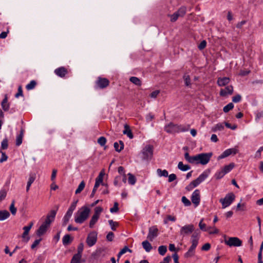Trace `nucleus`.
I'll return each instance as SVG.
<instances>
[{"instance_id": "f257e3e1", "label": "nucleus", "mask_w": 263, "mask_h": 263, "mask_svg": "<svg viewBox=\"0 0 263 263\" xmlns=\"http://www.w3.org/2000/svg\"><path fill=\"white\" fill-rule=\"evenodd\" d=\"M90 209L86 206L80 208L76 213L74 221L77 223H82L88 218Z\"/></svg>"}, {"instance_id": "f03ea898", "label": "nucleus", "mask_w": 263, "mask_h": 263, "mask_svg": "<svg viewBox=\"0 0 263 263\" xmlns=\"http://www.w3.org/2000/svg\"><path fill=\"white\" fill-rule=\"evenodd\" d=\"M141 153L142 159L145 160H151L153 155V146L151 145H146L142 149Z\"/></svg>"}, {"instance_id": "7ed1b4c3", "label": "nucleus", "mask_w": 263, "mask_h": 263, "mask_svg": "<svg viewBox=\"0 0 263 263\" xmlns=\"http://www.w3.org/2000/svg\"><path fill=\"white\" fill-rule=\"evenodd\" d=\"M235 198V195L233 193H230L226 195L224 198H221L219 201L222 204V209L229 206L234 200Z\"/></svg>"}, {"instance_id": "20e7f679", "label": "nucleus", "mask_w": 263, "mask_h": 263, "mask_svg": "<svg viewBox=\"0 0 263 263\" xmlns=\"http://www.w3.org/2000/svg\"><path fill=\"white\" fill-rule=\"evenodd\" d=\"M212 153H201L198 154V162L197 164H201L202 165H205L209 163L212 156Z\"/></svg>"}, {"instance_id": "39448f33", "label": "nucleus", "mask_w": 263, "mask_h": 263, "mask_svg": "<svg viewBox=\"0 0 263 263\" xmlns=\"http://www.w3.org/2000/svg\"><path fill=\"white\" fill-rule=\"evenodd\" d=\"M225 243L229 247H240L242 245V241L238 237H229L224 240Z\"/></svg>"}, {"instance_id": "423d86ee", "label": "nucleus", "mask_w": 263, "mask_h": 263, "mask_svg": "<svg viewBox=\"0 0 263 263\" xmlns=\"http://www.w3.org/2000/svg\"><path fill=\"white\" fill-rule=\"evenodd\" d=\"M97 241V233L95 231L90 232L87 237L86 242L89 247L94 246Z\"/></svg>"}, {"instance_id": "0eeeda50", "label": "nucleus", "mask_w": 263, "mask_h": 263, "mask_svg": "<svg viewBox=\"0 0 263 263\" xmlns=\"http://www.w3.org/2000/svg\"><path fill=\"white\" fill-rule=\"evenodd\" d=\"M159 234L158 229L157 226H153L149 228L147 238L151 241H153L154 238L157 237Z\"/></svg>"}, {"instance_id": "6e6552de", "label": "nucleus", "mask_w": 263, "mask_h": 263, "mask_svg": "<svg viewBox=\"0 0 263 263\" xmlns=\"http://www.w3.org/2000/svg\"><path fill=\"white\" fill-rule=\"evenodd\" d=\"M194 230V227L193 224H187L182 227L180 231V234L183 236L192 233Z\"/></svg>"}, {"instance_id": "1a4fd4ad", "label": "nucleus", "mask_w": 263, "mask_h": 263, "mask_svg": "<svg viewBox=\"0 0 263 263\" xmlns=\"http://www.w3.org/2000/svg\"><path fill=\"white\" fill-rule=\"evenodd\" d=\"M191 201L195 207H197L199 204L200 202V191L199 190L197 189L193 193L191 196Z\"/></svg>"}, {"instance_id": "9d476101", "label": "nucleus", "mask_w": 263, "mask_h": 263, "mask_svg": "<svg viewBox=\"0 0 263 263\" xmlns=\"http://www.w3.org/2000/svg\"><path fill=\"white\" fill-rule=\"evenodd\" d=\"M238 150L235 147L227 149L224 151L220 156H218V159L219 160L224 158L231 154L235 155L238 153Z\"/></svg>"}, {"instance_id": "9b49d317", "label": "nucleus", "mask_w": 263, "mask_h": 263, "mask_svg": "<svg viewBox=\"0 0 263 263\" xmlns=\"http://www.w3.org/2000/svg\"><path fill=\"white\" fill-rule=\"evenodd\" d=\"M208 176V174L206 172H204L196 179L192 181L191 183L193 184V186L195 187L203 181Z\"/></svg>"}, {"instance_id": "f8f14e48", "label": "nucleus", "mask_w": 263, "mask_h": 263, "mask_svg": "<svg viewBox=\"0 0 263 263\" xmlns=\"http://www.w3.org/2000/svg\"><path fill=\"white\" fill-rule=\"evenodd\" d=\"M109 83V80L106 78H98L96 82V84L100 88H104L108 86Z\"/></svg>"}, {"instance_id": "ddd939ff", "label": "nucleus", "mask_w": 263, "mask_h": 263, "mask_svg": "<svg viewBox=\"0 0 263 263\" xmlns=\"http://www.w3.org/2000/svg\"><path fill=\"white\" fill-rule=\"evenodd\" d=\"M233 92V87L231 85L228 86L223 89H221L220 95L222 97H226L228 95H232Z\"/></svg>"}, {"instance_id": "4468645a", "label": "nucleus", "mask_w": 263, "mask_h": 263, "mask_svg": "<svg viewBox=\"0 0 263 263\" xmlns=\"http://www.w3.org/2000/svg\"><path fill=\"white\" fill-rule=\"evenodd\" d=\"M185 159L190 163H194L197 164L198 162V154L194 156H190L189 153L186 152L184 154Z\"/></svg>"}, {"instance_id": "2eb2a0df", "label": "nucleus", "mask_w": 263, "mask_h": 263, "mask_svg": "<svg viewBox=\"0 0 263 263\" xmlns=\"http://www.w3.org/2000/svg\"><path fill=\"white\" fill-rule=\"evenodd\" d=\"M54 73L58 76L64 78L68 73V70L64 67H60L54 70Z\"/></svg>"}, {"instance_id": "dca6fc26", "label": "nucleus", "mask_w": 263, "mask_h": 263, "mask_svg": "<svg viewBox=\"0 0 263 263\" xmlns=\"http://www.w3.org/2000/svg\"><path fill=\"white\" fill-rule=\"evenodd\" d=\"M164 130L169 134L176 133V124L171 122L164 126Z\"/></svg>"}, {"instance_id": "f3484780", "label": "nucleus", "mask_w": 263, "mask_h": 263, "mask_svg": "<svg viewBox=\"0 0 263 263\" xmlns=\"http://www.w3.org/2000/svg\"><path fill=\"white\" fill-rule=\"evenodd\" d=\"M36 178V175L34 173H31L29 175L28 181L26 186V191L28 192L30 190V187L32 183L34 181Z\"/></svg>"}, {"instance_id": "a211bd4d", "label": "nucleus", "mask_w": 263, "mask_h": 263, "mask_svg": "<svg viewBox=\"0 0 263 263\" xmlns=\"http://www.w3.org/2000/svg\"><path fill=\"white\" fill-rule=\"evenodd\" d=\"M49 227L43 223L36 231V235L39 236L43 235L47 231Z\"/></svg>"}, {"instance_id": "6ab92c4d", "label": "nucleus", "mask_w": 263, "mask_h": 263, "mask_svg": "<svg viewBox=\"0 0 263 263\" xmlns=\"http://www.w3.org/2000/svg\"><path fill=\"white\" fill-rule=\"evenodd\" d=\"M230 82V79L228 77H223L222 78H218L217 80V84L219 86H224L228 84Z\"/></svg>"}, {"instance_id": "aec40b11", "label": "nucleus", "mask_w": 263, "mask_h": 263, "mask_svg": "<svg viewBox=\"0 0 263 263\" xmlns=\"http://www.w3.org/2000/svg\"><path fill=\"white\" fill-rule=\"evenodd\" d=\"M190 126V125L185 126L183 125L176 124V133L186 132L189 130Z\"/></svg>"}, {"instance_id": "412c9836", "label": "nucleus", "mask_w": 263, "mask_h": 263, "mask_svg": "<svg viewBox=\"0 0 263 263\" xmlns=\"http://www.w3.org/2000/svg\"><path fill=\"white\" fill-rule=\"evenodd\" d=\"M10 216V213L7 210L0 211V221L4 220Z\"/></svg>"}, {"instance_id": "4be33fe9", "label": "nucleus", "mask_w": 263, "mask_h": 263, "mask_svg": "<svg viewBox=\"0 0 263 263\" xmlns=\"http://www.w3.org/2000/svg\"><path fill=\"white\" fill-rule=\"evenodd\" d=\"M123 133L126 135L130 139H132L134 137L129 126L127 124L124 125V130L123 132Z\"/></svg>"}, {"instance_id": "5701e85b", "label": "nucleus", "mask_w": 263, "mask_h": 263, "mask_svg": "<svg viewBox=\"0 0 263 263\" xmlns=\"http://www.w3.org/2000/svg\"><path fill=\"white\" fill-rule=\"evenodd\" d=\"M24 129H22L20 134L17 136L16 138V145L19 146L22 143L23 137L24 135Z\"/></svg>"}, {"instance_id": "b1692460", "label": "nucleus", "mask_w": 263, "mask_h": 263, "mask_svg": "<svg viewBox=\"0 0 263 263\" xmlns=\"http://www.w3.org/2000/svg\"><path fill=\"white\" fill-rule=\"evenodd\" d=\"M72 240H73V238L70 237V235L66 234L63 238V239H62L63 244L64 246L68 245L71 242Z\"/></svg>"}, {"instance_id": "393cba45", "label": "nucleus", "mask_w": 263, "mask_h": 263, "mask_svg": "<svg viewBox=\"0 0 263 263\" xmlns=\"http://www.w3.org/2000/svg\"><path fill=\"white\" fill-rule=\"evenodd\" d=\"M142 245L143 249L147 252H150L152 249V246L148 240L143 241L142 242Z\"/></svg>"}, {"instance_id": "a878e982", "label": "nucleus", "mask_w": 263, "mask_h": 263, "mask_svg": "<svg viewBox=\"0 0 263 263\" xmlns=\"http://www.w3.org/2000/svg\"><path fill=\"white\" fill-rule=\"evenodd\" d=\"M81 257L82 255L79 254V253L74 254L72 257L70 263H81Z\"/></svg>"}, {"instance_id": "bb28decb", "label": "nucleus", "mask_w": 263, "mask_h": 263, "mask_svg": "<svg viewBox=\"0 0 263 263\" xmlns=\"http://www.w3.org/2000/svg\"><path fill=\"white\" fill-rule=\"evenodd\" d=\"M178 168L182 171H186L191 168L189 165L183 164L182 162H179L178 164Z\"/></svg>"}, {"instance_id": "cd10ccee", "label": "nucleus", "mask_w": 263, "mask_h": 263, "mask_svg": "<svg viewBox=\"0 0 263 263\" xmlns=\"http://www.w3.org/2000/svg\"><path fill=\"white\" fill-rule=\"evenodd\" d=\"M104 175V172L102 171L100 173L99 176L96 179L95 184L100 185V184L103 182V178Z\"/></svg>"}, {"instance_id": "c85d7f7f", "label": "nucleus", "mask_w": 263, "mask_h": 263, "mask_svg": "<svg viewBox=\"0 0 263 263\" xmlns=\"http://www.w3.org/2000/svg\"><path fill=\"white\" fill-rule=\"evenodd\" d=\"M235 166V164L233 162L230 163L229 165H225L222 170L226 174L230 172Z\"/></svg>"}, {"instance_id": "c756f323", "label": "nucleus", "mask_w": 263, "mask_h": 263, "mask_svg": "<svg viewBox=\"0 0 263 263\" xmlns=\"http://www.w3.org/2000/svg\"><path fill=\"white\" fill-rule=\"evenodd\" d=\"M129 81L137 86H141L142 84L141 81L137 77H132L129 79Z\"/></svg>"}, {"instance_id": "7c9ffc66", "label": "nucleus", "mask_w": 263, "mask_h": 263, "mask_svg": "<svg viewBox=\"0 0 263 263\" xmlns=\"http://www.w3.org/2000/svg\"><path fill=\"white\" fill-rule=\"evenodd\" d=\"M120 147L119 148V144L117 142H115L114 144V146L115 150L117 152H121L124 148V143L122 141H119Z\"/></svg>"}, {"instance_id": "2f4dec72", "label": "nucleus", "mask_w": 263, "mask_h": 263, "mask_svg": "<svg viewBox=\"0 0 263 263\" xmlns=\"http://www.w3.org/2000/svg\"><path fill=\"white\" fill-rule=\"evenodd\" d=\"M99 217L93 215V216H92V217L90 220L89 224V227L90 228H92L93 227L94 225L96 223L98 220L99 219Z\"/></svg>"}, {"instance_id": "473e14b6", "label": "nucleus", "mask_w": 263, "mask_h": 263, "mask_svg": "<svg viewBox=\"0 0 263 263\" xmlns=\"http://www.w3.org/2000/svg\"><path fill=\"white\" fill-rule=\"evenodd\" d=\"M127 175L128 176V183L131 185H134L136 182V177L131 173H128Z\"/></svg>"}, {"instance_id": "72a5a7b5", "label": "nucleus", "mask_w": 263, "mask_h": 263, "mask_svg": "<svg viewBox=\"0 0 263 263\" xmlns=\"http://www.w3.org/2000/svg\"><path fill=\"white\" fill-rule=\"evenodd\" d=\"M157 173L159 177H167L168 176V172L166 170H162L160 168H158L157 170Z\"/></svg>"}, {"instance_id": "f704fd0d", "label": "nucleus", "mask_w": 263, "mask_h": 263, "mask_svg": "<svg viewBox=\"0 0 263 263\" xmlns=\"http://www.w3.org/2000/svg\"><path fill=\"white\" fill-rule=\"evenodd\" d=\"M58 209V206H57L56 210H51L50 211V212L47 215V217H49V218H50L51 220H54Z\"/></svg>"}, {"instance_id": "c9c22d12", "label": "nucleus", "mask_w": 263, "mask_h": 263, "mask_svg": "<svg viewBox=\"0 0 263 263\" xmlns=\"http://www.w3.org/2000/svg\"><path fill=\"white\" fill-rule=\"evenodd\" d=\"M85 183L84 181H82L78 186V187L76 190L75 193L76 194L80 193L84 189Z\"/></svg>"}, {"instance_id": "e433bc0d", "label": "nucleus", "mask_w": 263, "mask_h": 263, "mask_svg": "<svg viewBox=\"0 0 263 263\" xmlns=\"http://www.w3.org/2000/svg\"><path fill=\"white\" fill-rule=\"evenodd\" d=\"M183 78L185 82V85L186 86H190L191 83L190 76L187 74H184Z\"/></svg>"}, {"instance_id": "4c0bfd02", "label": "nucleus", "mask_w": 263, "mask_h": 263, "mask_svg": "<svg viewBox=\"0 0 263 263\" xmlns=\"http://www.w3.org/2000/svg\"><path fill=\"white\" fill-rule=\"evenodd\" d=\"M36 85V82L34 80H32L26 85V88L28 90H31L35 87Z\"/></svg>"}, {"instance_id": "58836bf2", "label": "nucleus", "mask_w": 263, "mask_h": 263, "mask_svg": "<svg viewBox=\"0 0 263 263\" xmlns=\"http://www.w3.org/2000/svg\"><path fill=\"white\" fill-rule=\"evenodd\" d=\"M15 201L14 200H13L10 205L9 207V210L10 211L11 214L13 215H15L16 213V208L14 206Z\"/></svg>"}, {"instance_id": "ea45409f", "label": "nucleus", "mask_w": 263, "mask_h": 263, "mask_svg": "<svg viewBox=\"0 0 263 263\" xmlns=\"http://www.w3.org/2000/svg\"><path fill=\"white\" fill-rule=\"evenodd\" d=\"M226 174L222 169L221 171L217 172L215 175V177L216 179H220L222 178Z\"/></svg>"}, {"instance_id": "a19ab883", "label": "nucleus", "mask_w": 263, "mask_h": 263, "mask_svg": "<svg viewBox=\"0 0 263 263\" xmlns=\"http://www.w3.org/2000/svg\"><path fill=\"white\" fill-rule=\"evenodd\" d=\"M167 251V247L165 246H161L158 248L159 253L161 255H164Z\"/></svg>"}, {"instance_id": "79ce46f5", "label": "nucleus", "mask_w": 263, "mask_h": 263, "mask_svg": "<svg viewBox=\"0 0 263 263\" xmlns=\"http://www.w3.org/2000/svg\"><path fill=\"white\" fill-rule=\"evenodd\" d=\"M176 13L178 14L180 17H182L186 13V8L185 7H181L176 12Z\"/></svg>"}, {"instance_id": "37998d69", "label": "nucleus", "mask_w": 263, "mask_h": 263, "mask_svg": "<svg viewBox=\"0 0 263 263\" xmlns=\"http://www.w3.org/2000/svg\"><path fill=\"white\" fill-rule=\"evenodd\" d=\"M233 107V104L232 103H230L223 107V110L224 112H228L230 110L232 109Z\"/></svg>"}, {"instance_id": "c03bdc74", "label": "nucleus", "mask_w": 263, "mask_h": 263, "mask_svg": "<svg viewBox=\"0 0 263 263\" xmlns=\"http://www.w3.org/2000/svg\"><path fill=\"white\" fill-rule=\"evenodd\" d=\"M195 253V250L192 249L190 248L188 251L184 254V257L189 258L194 256Z\"/></svg>"}, {"instance_id": "a18cd8bd", "label": "nucleus", "mask_w": 263, "mask_h": 263, "mask_svg": "<svg viewBox=\"0 0 263 263\" xmlns=\"http://www.w3.org/2000/svg\"><path fill=\"white\" fill-rule=\"evenodd\" d=\"M181 201L186 206H189L191 205V201L185 196H183L182 197Z\"/></svg>"}, {"instance_id": "49530a36", "label": "nucleus", "mask_w": 263, "mask_h": 263, "mask_svg": "<svg viewBox=\"0 0 263 263\" xmlns=\"http://www.w3.org/2000/svg\"><path fill=\"white\" fill-rule=\"evenodd\" d=\"M224 129L223 125L219 123L216 124L214 128H213L212 130L213 132H216L217 130H222Z\"/></svg>"}, {"instance_id": "de8ad7c7", "label": "nucleus", "mask_w": 263, "mask_h": 263, "mask_svg": "<svg viewBox=\"0 0 263 263\" xmlns=\"http://www.w3.org/2000/svg\"><path fill=\"white\" fill-rule=\"evenodd\" d=\"M106 142V139L104 137H101L98 139V143L102 146H104Z\"/></svg>"}, {"instance_id": "09e8293b", "label": "nucleus", "mask_w": 263, "mask_h": 263, "mask_svg": "<svg viewBox=\"0 0 263 263\" xmlns=\"http://www.w3.org/2000/svg\"><path fill=\"white\" fill-rule=\"evenodd\" d=\"M103 211V209L102 208L100 207V206H97L95 209V213H94V215H96L97 216H98V217H100V215L101 214V213Z\"/></svg>"}, {"instance_id": "8fccbe9b", "label": "nucleus", "mask_w": 263, "mask_h": 263, "mask_svg": "<svg viewBox=\"0 0 263 263\" xmlns=\"http://www.w3.org/2000/svg\"><path fill=\"white\" fill-rule=\"evenodd\" d=\"M118 203L117 202H114V206L110 209L111 213H116L119 211Z\"/></svg>"}, {"instance_id": "3c124183", "label": "nucleus", "mask_w": 263, "mask_h": 263, "mask_svg": "<svg viewBox=\"0 0 263 263\" xmlns=\"http://www.w3.org/2000/svg\"><path fill=\"white\" fill-rule=\"evenodd\" d=\"M8 140L7 139H4L2 142L1 147L3 149H6L8 148Z\"/></svg>"}, {"instance_id": "603ef678", "label": "nucleus", "mask_w": 263, "mask_h": 263, "mask_svg": "<svg viewBox=\"0 0 263 263\" xmlns=\"http://www.w3.org/2000/svg\"><path fill=\"white\" fill-rule=\"evenodd\" d=\"M109 224L111 227V229L113 231L116 230V227L118 225V223L116 222H114L112 220H109L108 221Z\"/></svg>"}, {"instance_id": "864d4df0", "label": "nucleus", "mask_w": 263, "mask_h": 263, "mask_svg": "<svg viewBox=\"0 0 263 263\" xmlns=\"http://www.w3.org/2000/svg\"><path fill=\"white\" fill-rule=\"evenodd\" d=\"M203 220V219H202L200 220V221L199 223V227L200 229L202 231H208V229H206V224L205 223H202Z\"/></svg>"}, {"instance_id": "5fc2aeb1", "label": "nucleus", "mask_w": 263, "mask_h": 263, "mask_svg": "<svg viewBox=\"0 0 263 263\" xmlns=\"http://www.w3.org/2000/svg\"><path fill=\"white\" fill-rule=\"evenodd\" d=\"M198 243V239H196V238L194 239H192V245L190 248H192V249L195 250V248H196Z\"/></svg>"}, {"instance_id": "6e6d98bb", "label": "nucleus", "mask_w": 263, "mask_h": 263, "mask_svg": "<svg viewBox=\"0 0 263 263\" xmlns=\"http://www.w3.org/2000/svg\"><path fill=\"white\" fill-rule=\"evenodd\" d=\"M241 99V96L240 95H237L233 97L232 101L234 103H238L240 101Z\"/></svg>"}, {"instance_id": "4d7b16f0", "label": "nucleus", "mask_w": 263, "mask_h": 263, "mask_svg": "<svg viewBox=\"0 0 263 263\" xmlns=\"http://www.w3.org/2000/svg\"><path fill=\"white\" fill-rule=\"evenodd\" d=\"M206 42L205 40H203L198 46L199 50H202L206 47Z\"/></svg>"}, {"instance_id": "13d9d810", "label": "nucleus", "mask_w": 263, "mask_h": 263, "mask_svg": "<svg viewBox=\"0 0 263 263\" xmlns=\"http://www.w3.org/2000/svg\"><path fill=\"white\" fill-rule=\"evenodd\" d=\"M7 195V192L5 190H3L0 191V202L5 199Z\"/></svg>"}, {"instance_id": "bf43d9fd", "label": "nucleus", "mask_w": 263, "mask_h": 263, "mask_svg": "<svg viewBox=\"0 0 263 263\" xmlns=\"http://www.w3.org/2000/svg\"><path fill=\"white\" fill-rule=\"evenodd\" d=\"M168 181L171 182L177 179V176L175 174H171L170 175H168Z\"/></svg>"}, {"instance_id": "052dcab7", "label": "nucleus", "mask_w": 263, "mask_h": 263, "mask_svg": "<svg viewBox=\"0 0 263 263\" xmlns=\"http://www.w3.org/2000/svg\"><path fill=\"white\" fill-rule=\"evenodd\" d=\"M180 17L178 14L176 12L173 13L172 15H171V22H175L178 18Z\"/></svg>"}, {"instance_id": "680f3d73", "label": "nucleus", "mask_w": 263, "mask_h": 263, "mask_svg": "<svg viewBox=\"0 0 263 263\" xmlns=\"http://www.w3.org/2000/svg\"><path fill=\"white\" fill-rule=\"evenodd\" d=\"M23 90L21 86H20L18 88V91L15 94V96L16 98H18L20 96H23Z\"/></svg>"}, {"instance_id": "e2e57ef3", "label": "nucleus", "mask_w": 263, "mask_h": 263, "mask_svg": "<svg viewBox=\"0 0 263 263\" xmlns=\"http://www.w3.org/2000/svg\"><path fill=\"white\" fill-rule=\"evenodd\" d=\"M114 237V234L112 232H110L106 236V239L109 241H111Z\"/></svg>"}, {"instance_id": "0e129e2a", "label": "nucleus", "mask_w": 263, "mask_h": 263, "mask_svg": "<svg viewBox=\"0 0 263 263\" xmlns=\"http://www.w3.org/2000/svg\"><path fill=\"white\" fill-rule=\"evenodd\" d=\"M42 239L41 238H40L39 239H36L35 240L33 243L32 244V245L31 246V248L32 249H34L39 244V243L40 242V241H41Z\"/></svg>"}, {"instance_id": "69168bd1", "label": "nucleus", "mask_w": 263, "mask_h": 263, "mask_svg": "<svg viewBox=\"0 0 263 263\" xmlns=\"http://www.w3.org/2000/svg\"><path fill=\"white\" fill-rule=\"evenodd\" d=\"M211 248V245L209 243H205L201 248V250L202 251H208L210 250Z\"/></svg>"}, {"instance_id": "338daca9", "label": "nucleus", "mask_w": 263, "mask_h": 263, "mask_svg": "<svg viewBox=\"0 0 263 263\" xmlns=\"http://www.w3.org/2000/svg\"><path fill=\"white\" fill-rule=\"evenodd\" d=\"M33 223L32 222H30L28 226H25L23 228V230L25 232H29L30 230L32 228Z\"/></svg>"}, {"instance_id": "774afa93", "label": "nucleus", "mask_w": 263, "mask_h": 263, "mask_svg": "<svg viewBox=\"0 0 263 263\" xmlns=\"http://www.w3.org/2000/svg\"><path fill=\"white\" fill-rule=\"evenodd\" d=\"M262 151H263V146H261L256 152V154H255V157L260 158L261 157V152Z\"/></svg>"}]
</instances>
